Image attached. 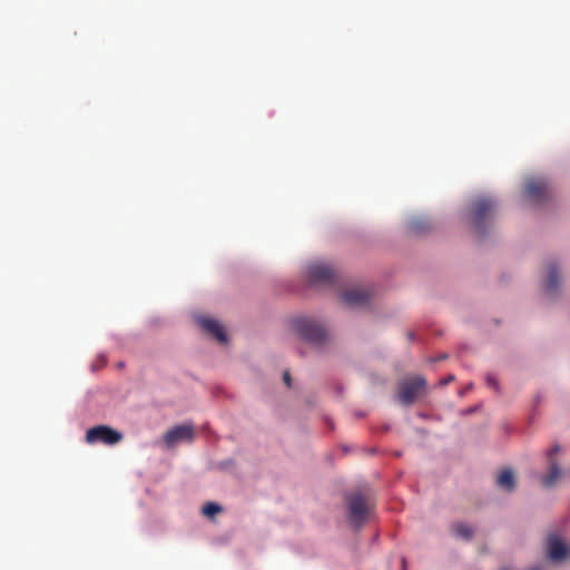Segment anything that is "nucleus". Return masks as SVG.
<instances>
[{"label": "nucleus", "instance_id": "9", "mask_svg": "<svg viewBox=\"0 0 570 570\" xmlns=\"http://www.w3.org/2000/svg\"><path fill=\"white\" fill-rule=\"evenodd\" d=\"M198 324L219 343L227 342V336L224 331V327L216 320L200 317L198 318Z\"/></svg>", "mask_w": 570, "mask_h": 570}, {"label": "nucleus", "instance_id": "4", "mask_svg": "<svg viewBox=\"0 0 570 570\" xmlns=\"http://www.w3.org/2000/svg\"><path fill=\"white\" fill-rule=\"evenodd\" d=\"M426 381L422 376H412L402 380L397 387V400L403 405H410L425 391Z\"/></svg>", "mask_w": 570, "mask_h": 570}, {"label": "nucleus", "instance_id": "1", "mask_svg": "<svg viewBox=\"0 0 570 570\" xmlns=\"http://www.w3.org/2000/svg\"><path fill=\"white\" fill-rule=\"evenodd\" d=\"M495 203L488 197L475 198L470 206V215L478 235L483 236L495 213Z\"/></svg>", "mask_w": 570, "mask_h": 570}, {"label": "nucleus", "instance_id": "14", "mask_svg": "<svg viewBox=\"0 0 570 570\" xmlns=\"http://www.w3.org/2000/svg\"><path fill=\"white\" fill-rule=\"evenodd\" d=\"M498 485L507 491H512L515 488V478L512 470H503L498 476Z\"/></svg>", "mask_w": 570, "mask_h": 570}, {"label": "nucleus", "instance_id": "12", "mask_svg": "<svg viewBox=\"0 0 570 570\" xmlns=\"http://www.w3.org/2000/svg\"><path fill=\"white\" fill-rule=\"evenodd\" d=\"M560 448L559 445H554L551 450L548 451L547 455L550 460V471L549 473L542 479V483L544 487L549 488L553 485V483L559 479L561 475V470L557 462L552 461V455L559 452Z\"/></svg>", "mask_w": 570, "mask_h": 570}, {"label": "nucleus", "instance_id": "6", "mask_svg": "<svg viewBox=\"0 0 570 570\" xmlns=\"http://www.w3.org/2000/svg\"><path fill=\"white\" fill-rule=\"evenodd\" d=\"M307 277L312 284L332 285L336 282L334 268L324 263H314L307 267Z\"/></svg>", "mask_w": 570, "mask_h": 570}, {"label": "nucleus", "instance_id": "3", "mask_svg": "<svg viewBox=\"0 0 570 570\" xmlns=\"http://www.w3.org/2000/svg\"><path fill=\"white\" fill-rule=\"evenodd\" d=\"M346 503L350 522L354 527H361L366 521L370 512L367 497L361 491L351 492L346 495Z\"/></svg>", "mask_w": 570, "mask_h": 570}, {"label": "nucleus", "instance_id": "11", "mask_svg": "<svg viewBox=\"0 0 570 570\" xmlns=\"http://www.w3.org/2000/svg\"><path fill=\"white\" fill-rule=\"evenodd\" d=\"M341 298L350 306H363L370 302V294L363 289H351L344 292Z\"/></svg>", "mask_w": 570, "mask_h": 570}, {"label": "nucleus", "instance_id": "2", "mask_svg": "<svg viewBox=\"0 0 570 570\" xmlns=\"http://www.w3.org/2000/svg\"><path fill=\"white\" fill-rule=\"evenodd\" d=\"M294 326L303 340L315 346L321 347L328 341V333L323 324L314 320L297 318L294 321Z\"/></svg>", "mask_w": 570, "mask_h": 570}, {"label": "nucleus", "instance_id": "18", "mask_svg": "<svg viewBox=\"0 0 570 570\" xmlns=\"http://www.w3.org/2000/svg\"><path fill=\"white\" fill-rule=\"evenodd\" d=\"M283 379H284V382L285 384L287 385V387H291V375H289V372L286 371L283 375Z\"/></svg>", "mask_w": 570, "mask_h": 570}, {"label": "nucleus", "instance_id": "15", "mask_svg": "<svg viewBox=\"0 0 570 570\" xmlns=\"http://www.w3.org/2000/svg\"><path fill=\"white\" fill-rule=\"evenodd\" d=\"M453 533L462 539L470 540L473 535V530L464 523H456L452 527Z\"/></svg>", "mask_w": 570, "mask_h": 570}, {"label": "nucleus", "instance_id": "21", "mask_svg": "<svg viewBox=\"0 0 570 570\" xmlns=\"http://www.w3.org/2000/svg\"><path fill=\"white\" fill-rule=\"evenodd\" d=\"M445 357H446V355H445V354H442V355H439V357H438L436 360H438V361H439V360H444Z\"/></svg>", "mask_w": 570, "mask_h": 570}, {"label": "nucleus", "instance_id": "19", "mask_svg": "<svg viewBox=\"0 0 570 570\" xmlns=\"http://www.w3.org/2000/svg\"><path fill=\"white\" fill-rule=\"evenodd\" d=\"M487 382H488L489 385H492V386L497 387V381H495V379L493 376L488 375L487 376Z\"/></svg>", "mask_w": 570, "mask_h": 570}, {"label": "nucleus", "instance_id": "22", "mask_svg": "<svg viewBox=\"0 0 570 570\" xmlns=\"http://www.w3.org/2000/svg\"><path fill=\"white\" fill-rule=\"evenodd\" d=\"M403 569H405V559H402Z\"/></svg>", "mask_w": 570, "mask_h": 570}, {"label": "nucleus", "instance_id": "16", "mask_svg": "<svg viewBox=\"0 0 570 570\" xmlns=\"http://www.w3.org/2000/svg\"><path fill=\"white\" fill-rule=\"evenodd\" d=\"M220 511H222V507L214 502H208L203 507V513L206 517H214L216 513H218Z\"/></svg>", "mask_w": 570, "mask_h": 570}, {"label": "nucleus", "instance_id": "8", "mask_svg": "<svg viewBox=\"0 0 570 570\" xmlns=\"http://www.w3.org/2000/svg\"><path fill=\"white\" fill-rule=\"evenodd\" d=\"M194 435L195 431L191 424L176 425L166 432L164 442L170 448L178 442H191Z\"/></svg>", "mask_w": 570, "mask_h": 570}, {"label": "nucleus", "instance_id": "13", "mask_svg": "<svg viewBox=\"0 0 570 570\" xmlns=\"http://www.w3.org/2000/svg\"><path fill=\"white\" fill-rule=\"evenodd\" d=\"M559 283L558 269L554 264H549L547 267V281L544 288L548 293H553Z\"/></svg>", "mask_w": 570, "mask_h": 570}, {"label": "nucleus", "instance_id": "20", "mask_svg": "<svg viewBox=\"0 0 570 570\" xmlns=\"http://www.w3.org/2000/svg\"><path fill=\"white\" fill-rule=\"evenodd\" d=\"M454 380V376L453 375H449L446 376L445 379L442 380V384H449L450 382H452Z\"/></svg>", "mask_w": 570, "mask_h": 570}, {"label": "nucleus", "instance_id": "5", "mask_svg": "<svg viewBox=\"0 0 570 570\" xmlns=\"http://www.w3.org/2000/svg\"><path fill=\"white\" fill-rule=\"evenodd\" d=\"M85 439L89 444L100 442L107 445H114L122 440V434L108 425H96L86 432Z\"/></svg>", "mask_w": 570, "mask_h": 570}, {"label": "nucleus", "instance_id": "17", "mask_svg": "<svg viewBox=\"0 0 570 570\" xmlns=\"http://www.w3.org/2000/svg\"><path fill=\"white\" fill-rule=\"evenodd\" d=\"M410 228L414 233H421L423 230V222L421 219H416L411 222Z\"/></svg>", "mask_w": 570, "mask_h": 570}, {"label": "nucleus", "instance_id": "10", "mask_svg": "<svg viewBox=\"0 0 570 570\" xmlns=\"http://www.w3.org/2000/svg\"><path fill=\"white\" fill-rule=\"evenodd\" d=\"M569 554V548L557 537L548 539V556L553 561H562Z\"/></svg>", "mask_w": 570, "mask_h": 570}, {"label": "nucleus", "instance_id": "23", "mask_svg": "<svg viewBox=\"0 0 570 570\" xmlns=\"http://www.w3.org/2000/svg\"><path fill=\"white\" fill-rule=\"evenodd\" d=\"M530 570H540V569H539V568H537V567H534V568H532V569H530Z\"/></svg>", "mask_w": 570, "mask_h": 570}, {"label": "nucleus", "instance_id": "7", "mask_svg": "<svg viewBox=\"0 0 570 570\" xmlns=\"http://www.w3.org/2000/svg\"><path fill=\"white\" fill-rule=\"evenodd\" d=\"M550 186L543 178H531L525 183L524 197L529 200L541 203L549 197Z\"/></svg>", "mask_w": 570, "mask_h": 570}]
</instances>
